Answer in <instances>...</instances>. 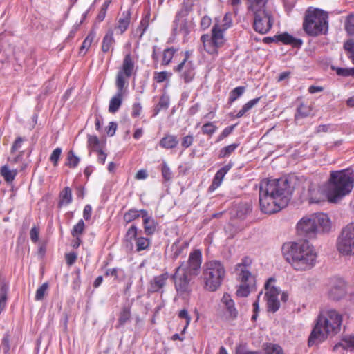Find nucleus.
Masks as SVG:
<instances>
[{
  "mask_svg": "<svg viewBox=\"0 0 354 354\" xmlns=\"http://www.w3.org/2000/svg\"><path fill=\"white\" fill-rule=\"evenodd\" d=\"M0 350L3 351L4 354H8L10 351L9 337L6 335L3 339L0 346Z\"/></svg>",
  "mask_w": 354,
  "mask_h": 354,
  "instance_id": "338daca9",
  "label": "nucleus"
},
{
  "mask_svg": "<svg viewBox=\"0 0 354 354\" xmlns=\"http://www.w3.org/2000/svg\"><path fill=\"white\" fill-rule=\"evenodd\" d=\"M249 12L254 16L253 27L254 30L261 34H266L273 24L272 14L266 9V6Z\"/></svg>",
  "mask_w": 354,
  "mask_h": 354,
  "instance_id": "9d476101",
  "label": "nucleus"
},
{
  "mask_svg": "<svg viewBox=\"0 0 354 354\" xmlns=\"http://www.w3.org/2000/svg\"><path fill=\"white\" fill-rule=\"evenodd\" d=\"M175 52L176 50L173 48L165 49L162 54V64L165 66L168 65L172 59Z\"/></svg>",
  "mask_w": 354,
  "mask_h": 354,
  "instance_id": "49530a36",
  "label": "nucleus"
},
{
  "mask_svg": "<svg viewBox=\"0 0 354 354\" xmlns=\"http://www.w3.org/2000/svg\"><path fill=\"white\" fill-rule=\"evenodd\" d=\"M282 250L286 260L296 271L310 270L316 264V250L307 241L286 243Z\"/></svg>",
  "mask_w": 354,
  "mask_h": 354,
  "instance_id": "7ed1b4c3",
  "label": "nucleus"
},
{
  "mask_svg": "<svg viewBox=\"0 0 354 354\" xmlns=\"http://www.w3.org/2000/svg\"><path fill=\"white\" fill-rule=\"evenodd\" d=\"M232 166L233 163L232 162H230L227 165L221 168L216 173L212 183L209 187V189L211 190H215L221 185L225 175L229 171V170L232 167Z\"/></svg>",
  "mask_w": 354,
  "mask_h": 354,
  "instance_id": "4be33fe9",
  "label": "nucleus"
},
{
  "mask_svg": "<svg viewBox=\"0 0 354 354\" xmlns=\"http://www.w3.org/2000/svg\"><path fill=\"white\" fill-rule=\"evenodd\" d=\"M201 41L203 44V46L205 50L209 53V54H216L217 50H216V48L212 46V44H211V37L209 35H203L201 37Z\"/></svg>",
  "mask_w": 354,
  "mask_h": 354,
  "instance_id": "473e14b6",
  "label": "nucleus"
},
{
  "mask_svg": "<svg viewBox=\"0 0 354 354\" xmlns=\"http://www.w3.org/2000/svg\"><path fill=\"white\" fill-rule=\"evenodd\" d=\"M276 38L285 44H290L295 47H300L303 44V41L301 39L295 38L287 32L280 34L276 36Z\"/></svg>",
  "mask_w": 354,
  "mask_h": 354,
  "instance_id": "b1692460",
  "label": "nucleus"
},
{
  "mask_svg": "<svg viewBox=\"0 0 354 354\" xmlns=\"http://www.w3.org/2000/svg\"><path fill=\"white\" fill-rule=\"evenodd\" d=\"M62 149L60 147H57L55 149L52 153L50 156V161L53 162L55 167L57 166L59 160L62 154Z\"/></svg>",
  "mask_w": 354,
  "mask_h": 354,
  "instance_id": "bf43d9fd",
  "label": "nucleus"
},
{
  "mask_svg": "<svg viewBox=\"0 0 354 354\" xmlns=\"http://www.w3.org/2000/svg\"><path fill=\"white\" fill-rule=\"evenodd\" d=\"M131 318V310L129 307L124 306L122 308L118 318L119 326L124 325Z\"/></svg>",
  "mask_w": 354,
  "mask_h": 354,
  "instance_id": "c9c22d12",
  "label": "nucleus"
},
{
  "mask_svg": "<svg viewBox=\"0 0 354 354\" xmlns=\"http://www.w3.org/2000/svg\"><path fill=\"white\" fill-rule=\"evenodd\" d=\"M303 28L312 37L326 35L328 30V15L319 8H308L304 16Z\"/></svg>",
  "mask_w": 354,
  "mask_h": 354,
  "instance_id": "0eeeda50",
  "label": "nucleus"
},
{
  "mask_svg": "<svg viewBox=\"0 0 354 354\" xmlns=\"http://www.w3.org/2000/svg\"><path fill=\"white\" fill-rule=\"evenodd\" d=\"M159 144L162 148L167 149H173L178 144V140L176 136L167 135L160 140Z\"/></svg>",
  "mask_w": 354,
  "mask_h": 354,
  "instance_id": "cd10ccee",
  "label": "nucleus"
},
{
  "mask_svg": "<svg viewBox=\"0 0 354 354\" xmlns=\"http://www.w3.org/2000/svg\"><path fill=\"white\" fill-rule=\"evenodd\" d=\"M259 100L260 97H257L248 102L243 106L242 109L239 111L236 117L238 118L243 117L245 113L253 108L259 102Z\"/></svg>",
  "mask_w": 354,
  "mask_h": 354,
  "instance_id": "72a5a7b5",
  "label": "nucleus"
},
{
  "mask_svg": "<svg viewBox=\"0 0 354 354\" xmlns=\"http://www.w3.org/2000/svg\"><path fill=\"white\" fill-rule=\"evenodd\" d=\"M216 23L219 24L221 29L225 31L227 30L232 25V14L230 12L225 13L222 21L221 22H218V21L217 20Z\"/></svg>",
  "mask_w": 354,
  "mask_h": 354,
  "instance_id": "ea45409f",
  "label": "nucleus"
},
{
  "mask_svg": "<svg viewBox=\"0 0 354 354\" xmlns=\"http://www.w3.org/2000/svg\"><path fill=\"white\" fill-rule=\"evenodd\" d=\"M339 348L354 351V335H345L341 341L335 345L333 349L337 351Z\"/></svg>",
  "mask_w": 354,
  "mask_h": 354,
  "instance_id": "393cba45",
  "label": "nucleus"
},
{
  "mask_svg": "<svg viewBox=\"0 0 354 354\" xmlns=\"http://www.w3.org/2000/svg\"><path fill=\"white\" fill-rule=\"evenodd\" d=\"M141 216V209H131L124 214V221L129 223Z\"/></svg>",
  "mask_w": 354,
  "mask_h": 354,
  "instance_id": "e433bc0d",
  "label": "nucleus"
},
{
  "mask_svg": "<svg viewBox=\"0 0 354 354\" xmlns=\"http://www.w3.org/2000/svg\"><path fill=\"white\" fill-rule=\"evenodd\" d=\"M169 277L171 278V275L167 272L153 277L149 283V291L152 293L162 292V288L166 286Z\"/></svg>",
  "mask_w": 354,
  "mask_h": 354,
  "instance_id": "a211bd4d",
  "label": "nucleus"
},
{
  "mask_svg": "<svg viewBox=\"0 0 354 354\" xmlns=\"http://www.w3.org/2000/svg\"><path fill=\"white\" fill-rule=\"evenodd\" d=\"M59 198V205L60 206L68 205L70 204L72 201L71 189L68 187H65L60 193Z\"/></svg>",
  "mask_w": 354,
  "mask_h": 354,
  "instance_id": "2f4dec72",
  "label": "nucleus"
},
{
  "mask_svg": "<svg viewBox=\"0 0 354 354\" xmlns=\"http://www.w3.org/2000/svg\"><path fill=\"white\" fill-rule=\"evenodd\" d=\"M216 129V126L212 122H207L202 127L203 133L209 136H212Z\"/></svg>",
  "mask_w": 354,
  "mask_h": 354,
  "instance_id": "4d7b16f0",
  "label": "nucleus"
},
{
  "mask_svg": "<svg viewBox=\"0 0 354 354\" xmlns=\"http://www.w3.org/2000/svg\"><path fill=\"white\" fill-rule=\"evenodd\" d=\"M151 239L147 237L139 236L135 240L136 251L140 252L148 250L151 245Z\"/></svg>",
  "mask_w": 354,
  "mask_h": 354,
  "instance_id": "c756f323",
  "label": "nucleus"
},
{
  "mask_svg": "<svg viewBox=\"0 0 354 354\" xmlns=\"http://www.w3.org/2000/svg\"><path fill=\"white\" fill-rule=\"evenodd\" d=\"M221 303L223 304L228 317L231 319H236L239 315V311L235 306V303L231 296L225 292L221 298Z\"/></svg>",
  "mask_w": 354,
  "mask_h": 354,
  "instance_id": "6ab92c4d",
  "label": "nucleus"
},
{
  "mask_svg": "<svg viewBox=\"0 0 354 354\" xmlns=\"http://www.w3.org/2000/svg\"><path fill=\"white\" fill-rule=\"evenodd\" d=\"M95 32L94 31H91L87 37L84 40L81 47H80V53H84L87 51V50L90 48L92 42L93 41L95 37Z\"/></svg>",
  "mask_w": 354,
  "mask_h": 354,
  "instance_id": "4c0bfd02",
  "label": "nucleus"
},
{
  "mask_svg": "<svg viewBox=\"0 0 354 354\" xmlns=\"http://www.w3.org/2000/svg\"><path fill=\"white\" fill-rule=\"evenodd\" d=\"M225 269L219 261H209L203 266L202 279L204 288L209 292H215L222 285L225 277Z\"/></svg>",
  "mask_w": 354,
  "mask_h": 354,
  "instance_id": "6e6552de",
  "label": "nucleus"
},
{
  "mask_svg": "<svg viewBox=\"0 0 354 354\" xmlns=\"http://www.w3.org/2000/svg\"><path fill=\"white\" fill-rule=\"evenodd\" d=\"M342 317L333 309H324L320 311L315 325L309 336V346L317 345L324 342L328 336H333L340 331Z\"/></svg>",
  "mask_w": 354,
  "mask_h": 354,
  "instance_id": "20e7f679",
  "label": "nucleus"
},
{
  "mask_svg": "<svg viewBox=\"0 0 354 354\" xmlns=\"http://www.w3.org/2000/svg\"><path fill=\"white\" fill-rule=\"evenodd\" d=\"M151 13L149 10L146 11L144 17L142 18L140 25L137 28V32H140V38H141L145 34L146 30L147 29L149 20H150Z\"/></svg>",
  "mask_w": 354,
  "mask_h": 354,
  "instance_id": "7c9ffc66",
  "label": "nucleus"
},
{
  "mask_svg": "<svg viewBox=\"0 0 354 354\" xmlns=\"http://www.w3.org/2000/svg\"><path fill=\"white\" fill-rule=\"evenodd\" d=\"M161 172L165 181H169L172 178V172L165 162L161 165Z\"/></svg>",
  "mask_w": 354,
  "mask_h": 354,
  "instance_id": "13d9d810",
  "label": "nucleus"
},
{
  "mask_svg": "<svg viewBox=\"0 0 354 354\" xmlns=\"http://www.w3.org/2000/svg\"><path fill=\"white\" fill-rule=\"evenodd\" d=\"M178 317L181 319H185L186 321L185 326L183 330V333H184L190 324L191 317L189 315L187 310L185 309H182L181 310H180L178 313Z\"/></svg>",
  "mask_w": 354,
  "mask_h": 354,
  "instance_id": "0e129e2a",
  "label": "nucleus"
},
{
  "mask_svg": "<svg viewBox=\"0 0 354 354\" xmlns=\"http://www.w3.org/2000/svg\"><path fill=\"white\" fill-rule=\"evenodd\" d=\"M85 228V225L82 219L80 220L78 223L74 225L71 234L73 236H80L83 233Z\"/></svg>",
  "mask_w": 354,
  "mask_h": 354,
  "instance_id": "864d4df0",
  "label": "nucleus"
},
{
  "mask_svg": "<svg viewBox=\"0 0 354 354\" xmlns=\"http://www.w3.org/2000/svg\"><path fill=\"white\" fill-rule=\"evenodd\" d=\"M137 234L138 227L136 225H132L126 232L125 240L131 244L132 241H135L138 238Z\"/></svg>",
  "mask_w": 354,
  "mask_h": 354,
  "instance_id": "de8ad7c7",
  "label": "nucleus"
},
{
  "mask_svg": "<svg viewBox=\"0 0 354 354\" xmlns=\"http://www.w3.org/2000/svg\"><path fill=\"white\" fill-rule=\"evenodd\" d=\"M134 70V62L130 54L125 55L122 66L119 70L116 77V87H125L126 78H129L133 74Z\"/></svg>",
  "mask_w": 354,
  "mask_h": 354,
  "instance_id": "ddd939ff",
  "label": "nucleus"
},
{
  "mask_svg": "<svg viewBox=\"0 0 354 354\" xmlns=\"http://www.w3.org/2000/svg\"><path fill=\"white\" fill-rule=\"evenodd\" d=\"M310 108L308 106L301 104L297 108L295 120L307 117L310 113Z\"/></svg>",
  "mask_w": 354,
  "mask_h": 354,
  "instance_id": "c03bdc74",
  "label": "nucleus"
},
{
  "mask_svg": "<svg viewBox=\"0 0 354 354\" xmlns=\"http://www.w3.org/2000/svg\"><path fill=\"white\" fill-rule=\"evenodd\" d=\"M186 248V244H185V245H178L177 243H174L171 245V249L173 251V259H176L183 253V250Z\"/></svg>",
  "mask_w": 354,
  "mask_h": 354,
  "instance_id": "680f3d73",
  "label": "nucleus"
},
{
  "mask_svg": "<svg viewBox=\"0 0 354 354\" xmlns=\"http://www.w3.org/2000/svg\"><path fill=\"white\" fill-rule=\"evenodd\" d=\"M345 29L348 35H354V14H351L347 17Z\"/></svg>",
  "mask_w": 354,
  "mask_h": 354,
  "instance_id": "3c124183",
  "label": "nucleus"
},
{
  "mask_svg": "<svg viewBox=\"0 0 354 354\" xmlns=\"http://www.w3.org/2000/svg\"><path fill=\"white\" fill-rule=\"evenodd\" d=\"M245 91V88L244 86H238L234 88L230 93L229 95V102L232 103L235 100H236L239 97H240Z\"/></svg>",
  "mask_w": 354,
  "mask_h": 354,
  "instance_id": "79ce46f5",
  "label": "nucleus"
},
{
  "mask_svg": "<svg viewBox=\"0 0 354 354\" xmlns=\"http://www.w3.org/2000/svg\"><path fill=\"white\" fill-rule=\"evenodd\" d=\"M8 286L6 283H2L0 286V301L6 303L8 297Z\"/></svg>",
  "mask_w": 354,
  "mask_h": 354,
  "instance_id": "69168bd1",
  "label": "nucleus"
},
{
  "mask_svg": "<svg viewBox=\"0 0 354 354\" xmlns=\"http://www.w3.org/2000/svg\"><path fill=\"white\" fill-rule=\"evenodd\" d=\"M236 211L235 216L240 219H243L251 212V207L249 205L245 204L237 207Z\"/></svg>",
  "mask_w": 354,
  "mask_h": 354,
  "instance_id": "a18cd8bd",
  "label": "nucleus"
},
{
  "mask_svg": "<svg viewBox=\"0 0 354 354\" xmlns=\"http://www.w3.org/2000/svg\"><path fill=\"white\" fill-rule=\"evenodd\" d=\"M171 74L167 71L155 72L153 75V80L157 83H162L171 77Z\"/></svg>",
  "mask_w": 354,
  "mask_h": 354,
  "instance_id": "6e6d98bb",
  "label": "nucleus"
},
{
  "mask_svg": "<svg viewBox=\"0 0 354 354\" xmlns=\"http://www.w3.org/2000/svg\"><path fill=\"white\" fill-rule=\"evenodd\" d=\"M239 146V143H233L226 147H223L218 153L219 158H224L229 157Z\"/></svg>",
  "mask_w": 354,
  "mask_h": 354,
  "instance_id": "f704fd0d",
  "label": "nucleus"
},
{
  "mask_svg": "<svg viewBox=\"0 0 354 354\" xmlns=\"http://www.w3.org/2000/svg\"><path fill=\"white\" fill-rule=\"evenodd\" d=\"M274 283L275 279L270 277L265 284L266 292L264 297L266 299L268 310L272 313L277 311L280 307L279 300L280 290L275 287Z\"/></svg>",
  "mask_w": 354,
  "mask_h": 354,
  "instance_id": "f8f14e48",
  "label": "nucleus"
},
{
  "mask_svg": "<svg viewBox=\"0 0 354 354\" xmlns=\"http://www.w3.org/2000/svg\"><path fill=\"white\" fill-rule=\"evenodd\" d=\"M247 1L248 11L257 10L259 8H263L266 6L268 0H245Z\"/></svg>",
  "mask_w": 354,
  "mask_h": 354,
  "instance_id": "58836bf2",
  "label": "nucleus"
},
{
  "mask_svg": "<svg viewBox=\"0 0 354 354\" xmlns=\"http://www.w3.org/2000/svg\"><path fill=\"white\" fill-rule=\"evenodd\" d=\"M88 147L92 151L100 149V141L97 136L90 135L88 136Z\"/></svg>",
  "mask_w": 354,
  "mask_h": 354,
  "instance_id": "09e8293b",
  "label": "nucleus"
},
{
  "mask_svg": "<svg viewBox=\"0 0 354 354\" xmlns=\"http://www.w3.org/2000/svg\"><path fill=\"white\" fill-rule=\"evenodd\" d=\"M292 191L286 179H263L259 185V205L265 214H274L285 207Z\"/></svg>",
  "mask_w": 354,
  "mask_h": 354,
  "instance_id": "f257e3e1",
  "label": "nucleus"
},
{
  "mask_svg": "<svg viewBox=\"0 0 354 354\" xmlns=\"http://www.w3.org/2000/svg\"><path fill=\"white\" fill-rule=\"evenodd\" d=\"M266 354H283V352L279 345L269 344L266 348Z\"/></svg>",
  "mask_w": 354,
  "mask_h": 354,
  "instance_id": "052dcab7",
  "label": "nucleus"
},
{
  "mask_svg": "<svg viewBox=\"0 0 354 354\" xmlns=\"http://www.w3.org/2000/svg\"><path fill=\"white\" fill-rule=\"evenodd\" d=\"M336 73L338 75H341L343 77L354 76V68H337Z\"/></svg>",
  "mask_w": 354,
  "mask_h": 354,
  "instance_id": "e2e57ef3",
  "label": "nucleus"
},
{
  "mask_svg": "<svg viewBox=\"0 0 354 354\" xmlns=\"http://www.w3.org/2000/svg\"><path fill=\"white\" fill-rule=\"evenodd\" d=\"M306 199L309 203H318L328 199V190L315 183H310L308 186Z\"/></svg>",
  "mask_w": 354,
  "mask_h": 354,
  "instance_id": "4468645a",
  "label": "nucleus"
},
{
  "mask_svg": "<svg viewBox=\"0 0 354 354\" xmlns=\"http://www.w3.org/2000/svg\"><path fill=\"white\" fill-rule=\"evenodd\" d=\"M344 48L348 52V57L354 64V39H350L345 42Z\"/></svg>",
  "mask_w": 354,
  "mask_h": 354,
  "instance_id": "603ef678",
  "label": "nucleus"
},
{
  "mask_svg": "<svg viewBox=\"0 0 354 354\" xmlns=\"http://www.w3.org/2000/svg\"><path fill=\"white\" fill-rule=\"evenodd\" d=\"M169 98L167 95H162L160 97L159 102L156 106V115L158 114V113L161 109H167L169 107Z\"/></svg>",
  "mask_w": 354,
  "mask_h": 354,
  "instance_id": "5fc2aeb1",
  "label": "nucleus"
},
{
  "mask_svg": "<svg viewBox=\"0 0 354 354\" xmlns=\"http://www.w3.org/2000/svg\"><path fill=\"white\" fill-rule=\"evenodd\" d=\"M346 294V283L341 279H336L331 283V287L328 292L330 299L339 300Z\"/></svg>",
  "mask_w": 354,
  "mask_h": 354,
  "instance_id": "f3484780",
  "label": "nucleus"
},
{
  "mask_svg": "<svg viewBox=\"0 0 354 354\" xmlns=\"http://www.w3.org/2000/svg\"><path fill=\"white\" fill-rule=\"evenodd\" d=\"M190 28L187 19L175 18L173 27V32L174 35H182L185 37L189 34Z\"/></svg>",
  "mask_w": 354,
  "mask_h": 354,
  "instance_id": "412c9836",
  "label": "nucleus"
},
{
  "mask_svg": "<svg viewBox=\"0 0 354 354\" xmlns=\"http://www.w3.org/2000/svg\"><path fill=\"white\" fill-rule=\"evenodd\" d=\"M0 174L6 182L12 183L17 174V170L10 169L9 167L5 165L0 168Z\"/></svg>",
  "mask_w": 354,
  "mask_h": 354,
  "instance_id": "c85d7f7f",
  "label": "nucleus"
},
{
  "mask_svg": "<svg viewBox=\"0 0 354 354\" xmlns=\"http://www.w3.org/2000/svg\"><path fill=\"white\" fill-rule=\"evenodd\" d=\"M129 23L130 17L129 15L120 18L115 29L119 31L120 34H122L129 27Z\"/></svg>",
  "mask_w": 354,
  "mask_h": 354,
  "instance_id": "a19ab883",
  "label": "nucleus"
},
{
  "mask_svg": "<svg viewBox=\"0 0 354 354\" xmlns=\"http://www.w3.org/2000/svg\"><path fill=\"white\" fill-rule=\"evenodd\" d=\"M115 44V39L113 37V32L111 30H109L105 35L102 42V50L104 53H106L110 50H113V46Z\"/></svg>",
  "mask_w": 354,
  "mask_h": 354,
  "instance_id": "bb28decb",
  "label": "nucleus"
},
{
  "mask_svg": "<svg viewBox=\"0 0 354 354\" xmlns=\"http://www.w3.org/2000/svg\"><path fill=\"white\" fill-rule=\"evenodd\" d=\"M175 70L180 73V76L185 83H189L192 81L195 76L194 64L192 61L187 60V58H185L183 61L177 66Z\"/></svg>",
  "mask_w": 354,
  "mask_h": 354,
  "instance_id": "2eb2a0df",
  "label": "nucleus"
},
{
  "mask_svg": "<svg viewBox=\"0 0 354 354\" xmlns=\"http://www.w3.org/2000/svg\"><path fill=\"white\" fill-rule=\"evenodd\" d=\"M330 229V220L324 213L304 216L297 224V234L306 239L315 238L317 234L328 232Z\"/></svg>",
  "mask_w": 354,
  "mask_h": 354,
  "instance_id": "423d86ee",
  "label": "nucleus"
},
{
  "mask_svg": "<svg viewBox=\"0 0 354 354\" xmlns=\"http://www.w3.org/2000/svg\"><path fill=\"white\" fill-rule=\"evenodd\" d=\"M202 263V254L199 250H195L189 254L187 261L181 262L171 275L176 295L183 299H187L192 291V276H197Z\"/></svg>",
  "mask_w": 354,
  "mask_h": 354,
  "instance_id": "f03ea898",
  "label": "nucleus"
},
{
  "mask_svg": "<svg viewBox=\"0 0 354 354\" xmlns=\"http://www.w3.org/2000/svg\"><path fill=\"white\" fill-rule=\"evenodd\" d=\"M225 30L220 28L219 24L216 23L212 29L211 44L216 48V50L221 48L225 44Z\"/></svg>",
  "mask_w": 354,
  "mask_h": 354,
  "instance_id": "aec40b11",
  "label": "nucleus"
},
{
  "mask_svg": "<svg viewBox=\"0 0 354 354\" xmlns=\"http://www.w3.org/2000/svg\"><path fill=\"white\" fill-rule=\"evenodd\" d=\"M80 161L79 157H77L73 151H70L67 156L66 165L70 168H75L77 167Z\"/></svg>",
  "mask_w": 354,
  "mask_h": 354,
  "instance_id": "37998d69",
  "label": "nucleus"
},
{
  "mask_svg": "<svg viewBox=\"0 0 354 354\" xmlns=\"http://www.w3.org/2000/svg\"><path fill=\"white\" fill-rule=\"evenodd\" d=\"M141 217L145 234L147 236L153 235L158 231V223L145 209H141Z\"/></svg>",
  "mask_w": 354,
  "mask_h": 354,
  "instance_id": "dca6fc26",
  "label": "nucleus"
},
{
  "mask_svg": "<svg viewBox=\"0 0 354 354\" xmlns=\"http://www.w3.org/2000/svg\"><path fill=\"white\" fill-rule=\"evenodd\" d=\"M192 0H184L180 10L177 12L176 19H187V17L193 8Z\"/></svg>",
  "mask_w": 354,
  "mask_h": 354,
  "instance_id": "a878e982",
  "label": "nucleus"
},
{
  "mask_svg": "<svg viewBox=\"0 0 354 354\" xmlns=\"http://www.w3.org/2000/svg\"><path fill=\"white\" fill-rule=\"evenodd\" d=\"M354 171L351 169L333 171L330 173L328 187V201L337 203L353 189Z\"/></svg>",
  "mask_w": 354,
  "mask_h": 354,
  "instance_id": "39448f33",
  "label": "nucleus"
},
{
  "mask_svg": "<svg viewBox=\"0 0 354 354\" xmlns=\"http://www.w3.org/2000/svg\"><path fill=\"white\" fill-rule=\"evenodd\" d=\"M251 264L252 259L245 257L242 259L241 263L236 266L235 272L241 283L236 294L239 297H248L250 293L251 288L254 285V277L250 272Z\"/></svg>",
  "mask_w": 354,
  "mask_h": 354,
  "instance_id": "1a4fd4ad",
  "label": "nucleus"
},
{
  "mask_svg": "<svg viewBox=\"0 0 354 354\" xmlns=\"http://www.w3.org/2000/svg\"><path fill=\"white\" fill-rule=\"evenodd\" d=\"M48 283L47 282L44 283L41 286H39L36 291L35 299L36 301L42 300L48 291Z\"/></svg>",
  "mask_w": 354,
  "mask_h": 354,
  "instance_id": "8fccbe9b",
  "label": "nucleus"
},
{
  "mask_svg": "<svg viewBox=\"0 0 354 354\" xmlns=\"http://www.w3.org/2000/svg\"><path fill=\"white\" fill-rule=\"evenodd\" d=\"M117 88L118 91L116 94L110 100L109 102V111L112 113L118 111L122 102V95L124 87H117Z\"/></svg>",
  "mask_w": 354,
  "mask_h": 354,
  "instance_id": "5701e85b",
  "label": "nucleus"
},
{
  "mask_svg": "<svg viewBox=\"0 0 354 354\" xmlns=\"http://www.w3.org/2000/svg\"><path fill=\"white\" fill-rule=\"evenodd\" d=\"M234 127H235V125H232V126L225 127L221 133L219 135V136L218 138V142L222 140L225 138L227 137L230 134H231L234 129Z\"/></svg>",
  "mask_w": 354,
  "mask_h": 354,
  "instance_id": "774afa93",
  "label": "nucleus"
},
{
  "mask_svg": "<svg viewBox=\"0 0 354 354\" xmlns=\"http://www.w3.org/2000/svg\"><path fill=\"white\" fill-rule=\"evenodd\" d=\"M337 248L343 255H354V223L343 228L337 239Z\"/></svg>",
  "mask_w": 354,
  "mask_h": 354,
  "instance_id": "9b49d317",
  "label": "nucleus"
}]
</instances>
